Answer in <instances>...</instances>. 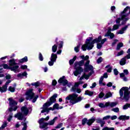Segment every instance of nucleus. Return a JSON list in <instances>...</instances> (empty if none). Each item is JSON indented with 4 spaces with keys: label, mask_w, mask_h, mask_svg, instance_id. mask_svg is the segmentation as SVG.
<instances>
[{
    "label": "nucleus",
    "mask_w": 130,
    "mask_h": 130,
    "mask_svg": "<svg viewBox=\"0 0 130 130\" xmlns=\"http://www.w3.org/2000/svg\"><path fill=\"white\" fill-rule=\"evenodd\" d=\"M107 41V39L105 38L102 40V37L99 36L98 38L95 39L93 40V38L92 37L88 38L86 39L85 42V44L82 45L81 48L82 50L84 51L87 50H91L94 47V43L97 44V48L98 49H100L101 47H102V45L105 43ZM100 43H98V42H100Z\"/></svg>",
    "instance_id": "f257e3e1"
},
{
    "label": "nucleus",
    "mask_w": 130,
    "mask_h": 130,
    "mask_svg": "<svg viewBox=\"0 0 130 130\" xmlns=\"http://www.w3.org/2000/svg\"><path fill=\"white\" fill-rule=\"evenodd\" d=\"M56 97H57V94H54L50 99V101L47 102L43 105V106L42 108L43 110L41 111V113H44V112H47V113H48V112H49V110L53 111L54 110V109H57V110L62 109L63 107H59V105L58 104H55V105H54L53 107V109L51 107L48 108V107H49V106H50V105H51L52 103H54V102L56 101Z\"/></svg>",
    "instance_id": "f03ea898"
},
{
    "label": "nucleus",
    "mask_w": 130,
    "mask_h": 130,
    "mask_svg": "<svg viewBox=\"0 0 130 130\" xmlns=\"http://www.w3.org/2000/svg\"><path fill=\"white\" fill-rule=\"evenodd\" d=\"M57 117H55L51 121H49L48 122H45V120H48L49 119V116H47L46 118H42L39 121V123L40 124V127L41 128H44L46 126H47V125H53L54 124V122L57 120Z\"/></svg>",
    "instance_id": "7ed1b4c3"
},
{
    "label": "nucleus",
    "mask_w": 130,
    "mask_h": 130,
    "mask_svg": "<svg viewBox=\"0 0 130 130\" xmlns=\"http://www.w3.org/2000/svg\"><path fill=\"white\" fill-rule=\"evenodd\" d=\"M9 66L5 64L3 65V68L4 69H8L9 70H11L12 72H14V73H19L20 71L19 70V66L17 65V63H16V60L14 59H12L9 60Z\"/></svg>",
    "instance_id": "20e7f679"
},
{
    "label": "nucleus",
    "mask_w": 130,
    "mask_h": 130,
    "mask_svg": "<svg viewBox=\"0 0 130 130\" xmlns=\"http://www.w3.org/2000/svg\"><path fill=\"white\" fill-rule=\"evenodd\" d=\"M127 10H129V14L130 13V7H126L124 9V11L121 13V17H119L116 20V24H119V23H120V21H123V22H122L121 23V25H123L125 21H127V20H128V18H127V16L128 14H126V12H127Z\"/></svg>",
    "instance_id": "39448f33"
},
{
    "label": "nucleus",
    "mask_w": 130,
    "mask_h": 130,
    "mask_svg": "<svg viewBox=\"0 0 130 130\" xmlns=\"http://www.w3.org/2000/svg\"><path fill=\"white\" fill-rule=\"evenodd\" d=\"M78 94L74 93L73 94L69 95L66 98V100H70V103L72 104H76L78 102H81L83 100L82 96L78 97Z\"/></svg>",
    "instance_id": "423d86ee"
},
{
    "label": "nucleus",
    "mask_w": 130,
    "mask_h": 130,
    "mask_svg": "<svg viewBox=\"0 0 130 130\" xmlns=\"http://www.w3.org/2000/svg\"><path fill=\"white\" fill-rule=\"evenodd\" d=\"M21 113H18L15 115V117L21 120L23 119L24 115H27L29 113V110L26 106L22 107L21 109Z\"/></svg>",
    "instance_id": "0eeeda50"
},
{
    "label": "nucleus",
    "mask_w": 130,
    "mask_h": 130,
    "mask_svg": "<svg viewBox=\"0 0 130 130\" xmlns=\"http://www.w3.org/2000/svg\"><path fill=\"white\" fill-rule=\"evenodd\" d=\"M25 94L27 96L28 99H30V100L32 99V102L33 103H35L38 99V95H35L34 93H33V89H28Z\"/></svg>",
    "instance_id": "6e6552de"
},
{
    "label": "nucleus",
    "mask_w": 130,
    "mask_h": 130,
    "mask_svg": "<svg viewBox=\"0 0 130 130\" xmlns=\"http://www.w3.org/2000/svg\"><path fill=\"white\" fill-rule=\"evenodd\" d=\"M119 26H120V24L114 25L112 29L110 28L109 29V30H108L107 33L105 35V37H108L109 36L110 38L112 39L114 37V34L112 33L110 31H115V30H117V29L119 28Z\"/></svg>",
    "instance_id": "1a4fd4ad"
},
{
    "label": "nucleus",
    "mask_w": 130,
    "mask_h": 130,
    "mask_svg": "<svg viewBox=\"0 0 130 130\" xmlns=\"http://www.w3.org/2000/svg\"><path fill=\"white\" fill-rule=\"evenodd\" d=\"M8 100L9 101V105L10 106V108L9 109V111H13V110L16 111L18 108L16 107L18 103L15 101L12 98L8 99Z\"/></svg>",
    "instance_id": "9d476101"
},
{
    "label": "nucleus",
    "mask_w": 130,
    "mask_h": 130,
    "mask_svg": "<svg viewBox=\"0 0 130 130\" xmlns=\"http://www.w3.org/2000/svg\"><path fill=\"white\" fill-rule=\"evenodd\" d=\"M80 57H81V58L82 60L79 62H75V66L76 67H77V66H79V67H82V66L84 65V63H85V61L84 60H88V59H89V56L86 55L85 57V55H81L80 56Z\"/></svg>",
    "instance_id": "9b49d317"
},
{
    "label": "nucleus",
    "mask_w": 130,
    "mask_h": 130,
    "mask_svg": "<svg viewBox=\"0 0 130 130\" xmlns=\"http://www.w3.org/2000/svg\"><path fill=\"white\" fill-rule=\"evenodd\" d=\"M83 81H79V82H76L75 83L74 86L72 88L71 91L72 92H77V93H80L81 92V89L77 88V87H79V85L80 84H83Z\"/></svg>",
    "instance_id": "f8f14e48"
},
{
    "label": "nucleus",
    "mask_w": 130,
    "mask_h": 130,
    "mask_svg": "<svg viewBox=\"0 0 130 130\" xmlns=\"http://www.w3.org/2000/svg\"><path fill=\"white\" fill-rule=\"evenodd\" d=\"M56 58H57V55L54 53H52L51 56V61L48 62V64L50 67H52L54 62L56 61Z\"/></svg>",
    "instance_id": "ddd939ff"
},
{
    "label": "nucleus",
    "mask_w": 130,
    "mask_h": 130,
    "mask_svg": "<svg viewBox=\"0 0 130 130\" xmlns=\"http://www.w3.org/2000/svg\"><path fill=\"white\" fill-rule=\"evenodd\" d=\"M95 120H96L95 117H92L91 119L88 120H87L86 118H84L82 120V124H85V123L86 122L88 125H91V124H92V123H93Z\"/></svg>",
    "instance_id": "4468645a"
},
{
    "label": "nucleus",
    "mask_w": 130,
    "mask_h": 130,
    "mask_svg": "<svg viewBox=\"0 0 130 130\" xmlns=\"http://www.w3.org/2000/svg\"><path fill=\"white\" fill-rule=\"evenodd\" d=\"M83 71H84V70L80 66L76 68L75 71L74 72V76H75V77H77L78 75H81V74L83 73Z\"/></svg>",
    "instance_id": "2eb2a0df"
},
{
    "label": "nucleus",
    "mask_w": 130,
    "mask_h": 130,
    "mask_svg": "<svg viewBox=\"0 0 130 130\" xmlns=\"http://www.w3.org/2000/svg\"><path fill=\"white\" fill-rule=\"evenodd\" d=\"M65 77L63 76L61 78H60L59 80H58V83H59V84H62L63 86H66V85H68V80H67L66 79H65Z\"/></svg>",
    "instance_id": "dca6fc26"
},
{
    "label": "nucleus",
    "mask_w": 130,
    "mask_h": 130,
    "mask_svg": "<svg viewBox=\"0 0 130 130\" xmlns=\"http://www.w3.org/2000/svg\"><path fill=\"white\" fill-rule=\"evenodd\" d=\"M94 73V71L90 72L88 75H86V74H84L83 76H82L80 78V81H82L83 79H85V80H88L89 79L90 76H91L92 74Z\"/></svg>",
    "instance_id": "f3484780"
},
{
    "label": "nucleus",
    "mask_w": 130,
    "mask_h": 130,
    "mask_svg": "<svg viewBox=\"0 0 130 130\" xmlns=\"http://www.w3.org/2000/svg\"><path fill=\"white\" fill-rule=\"evenodd\" d=\"M118 104V103L117 102H108L106 103V106H108V107H111L112 108L113 107H115V106H116Z\"/></svg>",
    "instance_id": "a211bd4d"
},
{
    "label": "nucleus",
    "mask_w": 130,
    "mask_h": 130,
    "mask_svg": "<svg viewBox=\"0 0 130 130\" xmlns=\"http://www.w3.org/2000/svg\"><path fill=\"white\" fill-rule=\"evenodd\" d=\"M118 119H120V120H128V119H129V116H127L126 115H121L119 117Z\"/></svg>",
    "instance_id": "6ab92c4d"
},
{
    "label": "nucleus",
    "mask_w": 130,
    "mask_h": 130,
    "mask_svg": "<svg viewBox=\"0 0 130 130\" xmlns=\"http://www.w3.org/2000/svg\"><path fill=\"white\" fill-rule=\"evenodd\" d=\"M118 119H120V120H128V119H129V116H127L126 115H121L119 117Z\"/></svg>",
    "instance_id": "aec40b11"
},
{
    "label": "nucleus",
    "mask_w": 130,
    "mask_h": 130,
    "mask_svg": "<svg viewBox=\"0 0 130 130\" xmlns=\"http://www.w3.org/2000/svg\"><path fill=\"white\" fill-rule=\"evenodd\" d=\"M127 25L125 26L124 27L122 28L121 30L117 32V34H123L125 31H126L127 29Z\"/></svg>",
    "instance_id": "412c9836"
},
{
    "label": "nucleus",
    "mask_w": 130,
    "mask_h": 130,
    "mask_svg": "<svg viewBox=\"0 0 130 130\" xmlns=\"http://www.w3.org/2000/svg\"><path fill=\"white\" fill-rule=\"evenodd\" d=\"M28 74H27V72H24L23 73H19L17 75V77L18 78H23V77H25V78H27V75Z\"/></svg>",
    "instance_id": "4be33fe9"
},
{
    "label": "nucleus",
    "mask_w": 130,
    "mask_h": 130,
    "mask_svg": "<svg viewBox=\"0 0 130 130\" xmlns=\"http://www.w3.org/2000/svg\"><path fill=\"white\" fill-rule=\"evenodd\" d=\"M8 86L6 85H4L2 87H0V92L1 93H4L5 92H7Z\"/></svg>",
    "instance_id": "5701e85b"
},
{
    "label": "nucleus",
    "mask_w": 130,
    "mask_h": 130,
    "mask_svg": "<svg viewBox=\"0 0 130 130\" xmlns=\"http://www.w3.org/2000/svg\"><path fill=\"white\" fill-rule=\"evenodd\" d=\"M126 63V59L125 57H123L122 59H121L120 61V66H124Z\"/></svg>",
    "instance_id": "b1692460"
},
{
    "label": "nucleus",
    "mask_w": 130,
    "mask_h": 130,
    "mask_svg": "<svg viewBox=\"0 0 130 130\" xmlns=\"http://www.w3.org/2000/svg\"><path fill=\"white\" fill-rule=\"evenodd\" d=\"M110 97H112V93L111 92H108L105 94L104 99H108V98H110Z\"/></svg>",
    "instance_id": "393cba45"
},
{
    "label": "nucleus",
    "mask_w": 130,
    "mask_h": 130,
    "mask_svg": "<svg viewBox=\"0 0 130 130\" xmlns=\"http://www.w3.org/2000/svg\"><path fill=\"white\" fill-rule=\"evenodd\" d=\"M93 94H94L93 91H89L88 90H86L84 93L85 95H88V96H92Z\"/></svg>",
    "instance_id": "a878e982"
},
{
    "label": "nucleus",
    "mask_w": 130,
    "mask_h": 130,
    "mask_svg": "<svg viewBox=\"0 0 130 130\" xmlns=\"http://www.w3.org/2000/svg\"><path fill=\"white\" fill-rule=\"evenodd\" d=\"M125 75H124V73H121L120 74V78H122V79H123V80L124 81V82H126L127 81V78L125 77H124Z\"/></svg>",
    "instance_id": "bb28decb"
},
{
    "label": "nucleus",
    "mask_w": 130,
    "mask_h": 130,
    "mask_svg": "<svg viewBox=\"0 0 130 130\" xmlns=\"http://www.w3.org/2000/svg\"><path fill=\"white\" fill-rule=\"evenodd\" d=\"M104 79L103 76H102L99 80V84L101 85V86H105V84L103 83Z\"/></svg>",
    "instance_id": "cd10ccee"
},
{
    "label": "nucleus",
    "mask_w": 130,
    "mask_h": 130,
    "mask_svg": "<svg viewBox=\"0 0 130 130\" xmlns=\"http://www.w3.org/2000/svg\"><path fill=\"white\" fill-rule=\"evenodd\" d=\"M28 61V57L27 56L24 57L19 60V62H26Z\"/></svg>",
    "instance_id": "c85d7f7f"
},
{
    "label": "nucleus",
    "mask_w": 130,
    "mask_h": 130,
    "mask_svg": "<svg viewBox=\"0 0 130 130\" xmlns=\"http://www.w3.org/2000/svg\"><path fill=\"white\" fill-rule=\"evenodd\" d=\"M76 59H77V56H75L73 59L69 60L70 64H73V63H74V62H75V61Z\"/></svg>",
    "instance_id": "c756f323"
},
{
    "label": "nucleus",
    "mask_w": 130,
    "mask_h": 130,
    "mask_svg": "<svg viewBox=\"0 0 130 130\" xmlns=\"http://www.w3.org/2000/svg\"><path fill=\"white\" fill-rule=\"evenodd\" d=\"M99 107H101V108H104L105 107H108V106H106V103L104 104L102 103H101L99 104Z\"/></svg>",
    "instance_id": "7c9ffc66"
},
{
    "label": "nucleus",
    "mask_w": 130,
    "mask_h": 130,
    "mask_svg": "<svg viewBox=\"0 0 130 130\" xmlns=\"http://www.w3.org/2000/svg\"><path fill=\"white\" fill-rule=\"evenodd\" d=\"M31 85L32 86H35L37 88V87H39V86H40V83H39V82H34L32 83Z\"/></svg>",
    "instance_id": "2f4dec72"
},
{
    "label": "nucleus",
    "mask_w": 130,
    "mask_h": 130,
    "mask_svg": "<svg viewBox=\"0 0 130 130\" xmlns=\"http://www.w3.org/2000/svg\"><path fill=\"white\" fill-rule=\"evenodd\" d=\"M106 69H108L107 72L108 73H111V71H112V67L111 66L108 65L106 67Z\"/></svg>",
    "instance_id": "473e14b6"
},
{
    "label": "nucleus",
    "mask_w": 130,
    "mask_h": 130,
    "mask_svg": "<svg viewBox=\"0 0 130 130\" xmlns=\"http://www.w3.org/2000/svg\"><path fill=\"white\" fill-rule=\"evenodd\" d=\"M52 50L53 52H56V50H57V45H54L52 47Z\"/></svg>",
    "instance_id": "72a5a7b5"
},
{
    "label": "nucleus",
    "mask_w": 130,
    "mask_h": 130,
    "mask_svg": "<svg viewBox=\"0 0 130 130\" xmlns=\"http://www.w3.org/2000/svg\"><path fill=\"white\" fill-rule=\"evenodd\" d=\"M130 107V104H126L123 106V109L125 110Z\"/></svg>",
    "instance_id": "f704fd0d"
},
{
    "label": "nucleus",
    "mask_w": 130,
    "mask_h": 130,
    "mask_svg": "<svg viewBox=\"0 0 130 130\" xmlns=\"http://www.w3.org/2000/svg\"><path fill=\"white\" fill-rule=\"evenodd\" d=\"M122 46H123V44L122 43H119L117 46V50H119L120 48L122 47Z\"/></svg>",
    "instance_id": "c9c22d12"
},
{
    "label": "nucleus",
    "mask_w": 130,
    "mask_h": 130,
    "mask_svg": "<svg viewBox=\"0 0 130 130\" xmlns=\"http://www.w3.org/2000/svg\"><path fill=\"white\" fill-rule=\"evenodd\" d=\"M112 111L117 113V112H119V108H118V107L113 108L112 109Z\"/></svg>",
    "instance_id": "e433bc0d"
},
{
    "label": "nucleus",
    "mask_w": 130,
    "mask_h": 130,
    "mask_svg": "<svg viewBox=\"0 0 130 130\" xmlns=\"http://www.w3.org/2000/svg\"><path fill=\"white\" fill-rule=\"evenodd\" d=\"M22 125H23V127L22 128V130H26L27 129V123L26 122H22L21 123Z\"/></svg>",
    "instance_id": "4c0bfd02"
},
{
    "label": "nucleus",
    "mask_w": 130,
    "mask_h": 130,
    "mask_svg": "<svg viewBox=\"0 0 130 130\" xmlns=\"http://www.w3.org/2000/svg\"><path fill=\"white\" fill-rule=\"evenodd\" d=\"M86 69H88L89 71H91V72H93V70H94V68L92 65H89L88 67H86Z\"/></svg>",
    "instance_id": "58836bf2"
},
{
    "label": "nucleus",
    "mask_w": 130,
    "mask_h": 130,
    "mask_svg": "<svg viewBox=\"0 0 130 130\" xmlns=\"http://www.w3.org/2000/svg\"><path fill=\"white\" fill-rule=\"evenodd\" d=\"M15 87H12V86H10L9 88V91H10V92H15Z\"/></svg>",
    "instance_id": "ea45409f"
},
{
    "label": "nucleus",
    "mask_w": 130,
    "mask_h": 130,
    "mask_svg": "<svg viewBox=\"0 0 130 130\" xmlns=\"http://www.w3.org/2000/svg\"><path fill=\"white\" fill-rule=\"evenodd\" d=\"M86 62H85L84 66L85 68H88L89 67V64H90V60H86Z\"/></svg>",
    "instance_id": "a19ab883"
},
{
    "label": "nucleus",
    "mask_w": 130,
    "mask_h": 130,
    "mask_svg": "<svg viewBox=\"0 0 130 130\" xmlns=\"http://www.w3.org/2000/svg\"><path fill=\"white\" fill-rule=\"evenodd\" d=\"M102 130H114V128L113 127L108 128V127H105L104 128H103Z\"/></svg>",
    "instance_id": "79ce46f5"
},
{
    "label": "nucleus",
    "mask_w": 130,
    "mask_h": 130,
    "mask_svg": "<svg viewBox=\"0 0 130 130\" xmlns=\"http://www.w3.org/2000/svg\"><path fill=\"white\" fill-rule=\"evenodd\" d=\"M123 54V51L121 50L120 52H118L116 56H120V55H122Z\"/></svg>",
    "instance_id": "37998d69"
},
{
    "label": "nucleus",
    "mask_w": 130,
    "mask_h": 130,
    "mask_svg": "<svg viewBox=\"0 0 130 130\" xmlns=\"http://www.w3.org/2000/svg\"><path fill=\"white\" fill-rule=\"evenodd\" d=\"M110 115L106 116L103 118V120H107V119H110Z\"/></svg>",
    "instance_id": "c03bdc74"
},
{
    "label": "nucleus",
    "mask_w": 130,
    "mask_h": 130,
    "mask_svg": "<svg viewBox=\"0 0 130 130\" xmlns=\"http://www.w3.org/2000/svg\"><path fill=\"white\" fill-rule=\"evenodd\" d=\"M102 60H103V58L102 57H99L97 60L98 63H100L101 62H102Z\"/></svg>",
    "instance_id": "a18cd8bd"
},
{
    "label": "nucleus",
    "mask_w": 130,
    "mask_h": 130,
    "mask_svg": "<svg viewBox=\"0 0 130 130\" xmlns=\"http://www.w3.org/2000/svg\"><path fill=\"white\" fill-rule=\"evenodd\" d=\"M13 118V114H10L9 116V117L8 118V121H11V120L12 119V118Z\"/></svg>",
    "instance_id": "49530a36"
},
{
    "label": "nucleus",
    "mask_w": 130,
    "mask_h": 130,
    "mask_svg": "<svg viewBox=\"0 0 130 130\" xmlns=\"http://www.w3.org/2000/svg\"><path fill=\"white\" fill-rule=\"evenodd\" d=\"M116 118H117V116H116V115H113V116H110V119L112 120H114V119H116Z\"/></svg>",
    "instance_id": "de8ad7c7"
},
{
    "label": "nucleus",
    "mask_w": 130,
    "mask_h": 130,
    "mask_svg": "<svg viewBox=\"0 0 130 130\" xmlns=\"http://www.w3.org/2000/svg\"><path fill=\"white\" fill-rule=\"evenodd\" d=\"M96 122L98 123H101L102 122H103V121H102V119L99 118L96 119Z\"/></svg>",
    "instance_id": "09e8293b"
},
{
    "label": "nucleus",
    "mask_w": 130,
    "mask_h": 130,
    "mask_svg": "<svg viewBox=\"0 0 130 130\" xmlns=\"http://www.w3.org/2000/svg\"><path fill=\"white\" fill-rule=\"evenodd\" d=\"M21 69H22V70H26V69H27V68H28V67L27 66V65H22L20 67Z\"/></svg>",
    "instance_id": "8fccbe9b"
},
{
    "label": "nucleus",
    "mask_w": 130,
    "mask_h": 130,
    "mask_svg": "<svg viewBox=\"0 0 130 130\" xmlns=\"http://www.w3.org/2000/svg\"><path fill=\"white\" fill-rule=\"evenodd\" d=\"M39 57L41 61H42V60H43V56H42V54H41V53H40Z\"/></svg>",
    "instance_id": "3c124183"
},
{
    "label": "nucleus",
    "mask_w": 130,
    "mask_h": 130,
    "mask_svg": "<svg viewBox=\"0 0 130 130\" xmlns=\"http://www.w3.org/2000/svg\"><path fill=\"white\" fill-rule=\"evenodd\" d=\"M7 122H5L1 126V128H5V127H7Z\"/></svg>",
    "instance_id": "603ef678"
},
{
    "label": "nucleus",
    "mask_w": 130,
    "mask_h": 130,
    "mask_svg": "<svg viewBox=\"0 0 130 130\" xmlns=\"http://www.w3.org/2000/svg\"><path fill=\"white\" fill-rule=\"evenodd\" d=\"M99 98H103L104 97V93L103 92H101L99 95Z\"/></svg>",
    "instance_id": "864d4df0"
},
{
    "label": "nucleus",
    "mask_w": 130,
    "mask_h": 130,
    "mask_svg": "<svg viewBox=\"0 0 130 130\" xmlns=\"http://www.w3.org/2000/svg\"><path fill=\"white\" fill-rule=\"evenodd\" d=\"M79 48H80V46H77V47H75V51L76 52H79Z\"/></svg>",
    "instance_id": "5fc2aeb1"
},
{
    "label": "nucleus",
    "mask_w": 130,
    "mask_h": 130,
    "mask_svg": "<svg viewBox=\"0 0 130 130\" xmlns=\"http://www.w3.org/2000/svg\"><path fill=\"white\" fill-rule=\"evenodd\" d=\"M123 74L125 76V75H128V70L125 69L123 70Z\"/></svg>",
    "instance_id": "6e6d98bb"
},
{
    "label": "nucleus",
    "mask_w": 130,
    "mask_h": 130,
    "mask_svg": "<svg viewBox=\"0 0 130 130\" xmlns=\"http://www.w3.org/2000/svg\"><path fill=\"white\" fill-rule=\"evenodd\" d=\"M114 73L115 76H117V75H118V71H117V69H115L114 70Z\"/></svg>",
    "instance_id": "4d7b16f0"
},
{
    "label": "nucleus",
    "mask_w": 130,
    "mask_h": 130,
    "mask_svg": "<svg viewBox=\"0 0 130 130\" xmlns=\"http://www.w3.org/2000/svg\"><path fill=\"white\" fill-rule=\"evenodd\" d=\"M61 126H62V123H60L58 124L56 126V128H60V127H61Z\"/></svg>",
    "instance_id": "13d9d810"
},
{
    "label": "nucleus",
    "mask_w": 130,
    "mask_h": 130,
    "mask_svg": "<svg viewBox=\"0 0 130 130\" xmlns=\"http://www.w3.org/2000/svg\"><path fill=\"white\" fill-rule=\"evenodd\" d=\"M56 84H57V82H56V80H54L52 81V85L53 86H55V85H56Z\"/></svg>",
    "instance_id": "bf43d9fd"
},
{
    "label": "nucleus",
    "mask_w": 130,
    "mask_h": 130,
    "mask_svg": "<svg viewBox=\"0 0 130 130\" xmlns=\"http://www.w3.org/2000/svg\"><path fill=\"white\" fill-rule=\"evenodd\" d=\"M63 44V42H60V44L59 45L58 48H62V45Z\"/></svg>",
    "instance_id": "052dcab7"
},
{
    "label": "nucleus",
    "mask_w": 130,
    "mask_h": 130,
    "mask_svg": "<svg viewBox=\"0 0 130 130\" xmlns=\"http://www.w3.org/2000/svg\"><path fill=\"white\" fill-rule=\"evenodd\" d=\"M95 87H96V83L94 82L93 83H92V86H90V88H91V89H93V88H95Z\"/></svg>",
    "instance_id": "680f3d73"
},
{
    "label": "nucleus",
    "mask_w": 130,
    "mask_h": 130,
    "mask_svg": "<svg viewBox=\"0 0 130 130\" xmlns=\"http://www.w3.org/2000/svg\"><path fill=\"white\" fill-rule=\"evenodd\" d=\"M103 77L104 78H105L106 79H107V78H108V75L107 74V73H104Z\"/></svg>",
    "instance_id": "e2e57ef3"
},
{
    "label": "nucleus",
    "mask_w": 130,
    "mask_h": 130,
    "mask_svg": "<svg viewBox=\"0 0 130 130\" xmlns=\"http://www.w3.org/2000/svg\"><path fill=\"white\" fill-rule=\"evenodd\" d=\"M124 57H125V58L126 59H129L130 58V54H128L127 55H126Z\"/></svg>",
    "instance_id": "0e129e2a"
},
{
    "label": "nucleus",
    "mask_w": 130,
    "mask_h": 130,
    "mask_svg": "<svg viewBox=\"0 0 130 130\" xmlns=\"http://www.w3.org/2000/svg\"><path fill=\"white\" fill-rule=\"evenodd\" d=\"M11 75H10V74H8V75H7L6 76V79H11Z\"/></svg>",
    "instance_id": "69168bd1"
},
{
    "label": "nucleus",
    "mask_w": 130,
    "mask_h": 130,
    "mask_svg": "<svg viewBox=\"0 0 130 130\" xmlns=\"http://www.w3.org/2000/svg\"><path fill=\"white\" fill-rule=\"evenodd\" d=\"M107 87H112V83L111 82H109L107 84Z\"/></svg>",
    "instance_id": "338daca9"
},
{
    "label": "nucleus",
    "mask_w": 130,
    "mask_h": 130,
    "mask_svg": "<svg viewBox=\"0 0 130 130\" xmlns=\"http://www.w3.org/2000/svg\"><path fill=\"white\" fill-rule=\"evenodd\" d=\"M111 10L112 12H113V11H114V10H115V6H112L111 8Z\"/></svg>",
    "instance_id": "774afa93"
}]
</instances>
